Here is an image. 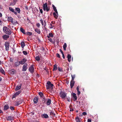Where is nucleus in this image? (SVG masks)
I'll return each instance as SVG.
<instances>
[{
	"label": "nucleus",
	"mask_w": 122,
	"mask_h": 122,
	"mask_svg": "<svg viewBox=\"0 0 122 122\" xmlns=\"http://www.w3.org/2000/svg\"><path fill=\"white\" fill-rule=\"evenodd\" d=\"M68 58V60L69 62H70L71 61V56L69 54H68L67 56Z\"/></svg>",
	"instance_id": "obj_24"
},
{
	"label": "nucleus",
	"mask_w": 122,
	"mask_h": 122,
	"mask_svg": "<svg viewBox=\"0 0 122 122\" xmlns=\"http://www.w3.org/2000/svg\"><path fill=\"white\" fill-rule=\"evenodd\" d=\"M53 15L54 17L56 19H57L58 16V12L57 11V13L55 12H53Z\"/></svg>",
	"instance_id": "obj_16"
},
{
	"label": "nucleus",
	"mask_w": 122,
	"mask_h": 122,
	"mask_svg": "<svg viewBox=\"0 0 122 122\" xmlns=\"http://www.w3.org/2000/svg\"><path fill=\"white\" fill-rule=\"evenodd\" d=\"M38 99L37 97H34L33 99L34 102L35 103H37L38 102Z\"/></svg>",
	"instance_id": "obj_25"
},
{
	"label": "nucleus",
	"mask_w": 122,
	"mask_h": 122,
	"mask_svg": "<svg viewBox=\"0 0 122 122\" xmlns=\"http://www.w3.org/2000/svg\"><path fill=\"white\" fill-rule=\"evenodd\" d=\"M56 56L58 57V58H60V55H59V54L58 53H56Z\"/></svg>",
	"instance_id": "obj_47"
},
{
	"label": "nucleus",
	"mask_w": 122,
	"mask_h": 122,
	"mask_svg": "<svg viewBox=\"0 0 122 122\" xmlns=\"http://www.w3.org/2000/svg\"><path fill=\"white\" fill-rule=\"evenodd\" d=\"M49 35L51 37H53V35L51 33H49Z\"/></svg>",
	"instance_id": "obj_40"
},
{
	"label": "nucleus",
	"mask_w": 122,
	"mask_h": 122,
	"mask_svg": "<svg viewBox=\"0 0 122 122\" xmlns=\"http://www.w3.org/2000/svg\"><path fill=\"white\" fill-rule=\"evenodd\" d=\"M57 69V65H56L55 64L54 65L53 70V71H55Z\"/></svg>",
	"instance_id": "obj_35"
},
{
	"label": "nucleus",
	"mask_w": 122,
	"mask_h": 122,
	"mask_svg": "<svg viewBox=\"0 0 122 122\" xmlns=\"http://www.w3.org/2000/svg\"><path fill=\"white\" fill-rule=\"evenodd\" d=\"M25 45V44L24 42H21V46L22 48H23Z\"/></svg>",
	"instance_id": "obj_34"
},
{
	"label": "nucleus",
	"mask_w": 122,
	"mask_h": 122,
	"mask_svg": "<svg viewBox=\"0 0 122 122\" xmlns=\"http://www.w3.org/2000/svg\"><path fill=\"white\" fill-rule=\"evenodd\" d=\"M23 54L25 55H26L27 54V52L25 51H23Z\"/></svg>",
	"instance_id": "obj_42"
},
{
	"label": "nucleus",
	"mask_w": 122,
	"mask_h": 122,
	"mask_svg": "<svg viewBox=\"0 0 122 122\" xmlns=\"http://www.w3.org/2000/svg\"><path fill=\"white\" fill-rule=\"evenodd\" d=\"M35 59L36 61H39L40 60V57L38 56L36 57Z\"/></svg>",
	"instance_id": "obj_36"
},
{
	"label": "nucleus",
	"mask_w": 122,
	"mask_h": 122,
	"mask_svg": "<svg viewBox=\"0 0 122 122\" xmlns=\"http://www.w3.org/2000/svg\"><path fill=\"white\" fill-rule=\"evenodd\" d=\"M17 96L16 95L15 93L14 95H13V96L12 97V99H13L14 98L16 97Z\"/></svg>",
	"instance_id": "obj_43"
},
{
	"label": "nucleus",
	"mask_w": 122,
	"mask_h": 122,
	"mask_svg": "<svg viewBox=\"0 0 122 122\" xmlns=\"http://www.w3.org/2000/svg\"><path fill=\"white\" fill-rule=\"evenodd\" d=\"M47 85H46L47 89H51L52 90L53 89V87L54 86V85L53 84L51 83L50 81H48L47 83Z\"/></svg>",
	"instance_id": "obj_2"
},
{
	"label": "nucleus",
	"mask_w": 122,
	"mask_h": 122,
	"mask_svg": "<svg viewBox=\"0 0 122 122\" xmlns=\"http://www.w3.org/2000/svg\"><path fill=\"white\" fill-rule=\"evenodd\" d=\"M60 97L63 99H65L66 97V93L63 92L61 91L60 93Z\"/></svg>",
	"instance_id": "obj_5"
},
{
	"label": "nucleus",
	"mask_w": 122,
	"mask_h": 122,
	"mask_svg": "<svg viewBox=\"0 0 122 122\" xmlns=\"http://www.w3.org/2000/svg\"><path fill=\"white\" fill-rule=\"evenodd\" d=\"M2 16V14L0 12V17H1Z\"/></svg>",
	"instance_id": "obj_62"
},
{
	"label": "nucleus",
	"mask_w": 122,
	"mask_h": 122,
	"mask_svg": "<svg viewBox=\"0 0 122 122\" xmlns=\"http://www.w3.org/2000/svg\"><path fill=\"white\" fill-rule=\"evenodd\" d=\"M10 108L12 110H14V107H10Z\"/></svg>",
	"instance_id": "obj_48"
},
{
	"label": "nucleus",
	"mask_w": 122,
	"mask_h": 122,
	"mask_svg": "<svg viewBox=\"0 0 122 122\" xmlns=\"http://www.w3.org/2000/svg\"><path fill=\"white\" fill-rule=\"evenodd\" d=\"M22 85V84H20V85H17L15 89V91H17L19 90L21 88Z\"/></svg>",
	"instance_id": "obj_11"
},
{
	"label": "nucleus",
	"mask_w": 122,
	"mask_h": 122,
	"mask_svg": "<svg viewBox=\"0 0 122 122\" xmlns=\"http://www.w3.org/2000/svg\"><path fill=\"white\" fill-rule=\"evenodd\" d=\"M40 21L41 22V24L42 26H43L44 25L43 21L42 19H41L40 20Z\"/></svg>",
	"instance_id": "obj_44"
},
{
	"label": "nucleus",
	"mask_w": 122,
	"mask_h": 122,
	"mask_svg": "<svg viewBox=\"0 0 122 122\" xmlns=\"http://www.w3.org/2000/svg\"><path fill=\"white\" fill-rule=\"evenodd\" d=\"M74 110L73 109V108H70V111H73Z\"/></svg>",
	"instance_id": "obj_59"
},
{
	"label": "nucleus",
	"mask_w": 122,
	"mask_h": 122,
	"mask_svg": "<svg viewBox=\"0 0 122 122\" xmlns=\"http://www.w3.org/2000/svg\"><path fill=\"white\" fill-rule=\"evenodd\" d=\"M23 101V100L22 99H18L15 102V105L18 106L22 103Z\"/></svg>",
	"instance_id": "obj_4"
},
{
	"label": "nucleus",
	"mask_w": 122,
	"mask_h": 122,
	"mask_svg": "<svg viewBox=\"0 0 122 122\" xmlns=\"http://www.w3.org/2000/svg\"><path fill=\"white\" fill-rule=\"evenodd\" d=\"M50 114L51 115H53L54 116L55 115V114L54 113L53 111H51L50 112Z\"/></svg>",
	"instance_id": "obj_37"
},
{
	"label": "nucleus",
	"mask_w": 122,
	"mask_h": 122,
	"mask_svg": "<svg viewBox=\"0 0 122 122\" xmlns=\"http://www.w3.org/2000/svg\"><path fill=\"white\" fill-rule=\"evenodd\" d=\"M50 25H51V27L50 28H53L54 26L52 25L51 24V23L50 24Z\"/></svg>",
	"instance_id": "obj_53"
},
{
	"label": "nucleus",
	"mask_w": 122,
	"mask_h": 122,
	"mask_svg": "<svg viewBox=\"0 0 122 122\" xmlns=\"http://www.w3.org/2000/svg\"><path fill=\"white\" fill-rule=\"evenodd\" d=\"M60 52L62 53V54L63 53V51H62V50L61 49H60Z\"/></svg>",
	"instance_id": "obj_58"
},
{
	"label": "nucleus",
	"mask_w": 122,
	"mask_h": 122,
	"mask_svg": "<svg viewBox=\"0 0 122 122\" xmlns=\"http://www.w3.org/2000/svg\"><path fill=\"white\" fill-rule=\"evenodd\" d=\"M2 24V22L0 20V25H1Z\"/></svg>",
	"instance_id": "obj_63"
},
{
	"label": "nucleus",
	"mask_w": 122,
	"mask_h": 122,
	"mask_svg": "<svg viewBox=\"0 0 122 122\" xmlns=\"http://www.w3.org/2000/svg\"><path fill=\"white\" fill-rule=\"evenodd\" d=\"M36 26L38 27L39 28L40 26V24L39 23H37L36 24Z\"/></svg>",
	"instance_id": "obj_50"
},
{
	"label": "nucleus",
	"mask_w": 122,
	"mask_h": 122,
	"mask_svg": "<svg viewBox=\"0 0 122 122\" xmlns=\"http://www.w3.org/2000/svg\"><path fill=\"white\" fill-rule=\"evenodd\" d=\"M10 72L11 74L13 75L15 74L16 71L14 69H12L10 71Z\"/></svg>",
	"instance_id": "obj_23"
},
{
	"label": "nucleus",
	"mask_w": 122,
	"mask_h": 122,
	"mask_svg": "<svg viewBox=\"0 0 122 122\" xmlns=\"http://www.w3.org/2000/svg\"><path fill=\"white\" fill-rule=\"evenodd\" d=\"M15 10L17 12V13L19 14L20 13V9L18 8H15Z\"/></svg>",
	"instance_id": "obj_27"
},
{
	"label": "nucleus",
	"mask_w": 122,
	"mask_h": 122,
	"mask_svg": "<svg viewBox=\"0 0 122 122\" xmlns=\"http://www.w3.org/2000/svg\"><path fill=\"white\" fill-rule=\"evenodd\" d=\"M5 50L8 51L9 48V43L7 42H6L5 43Z\"/></svg>",
	"instance_id": "obj_6"
},
{
	"label": "nucleus",
	"mask_w": 122,
	"mask_h": 122,
	"mask_svg": "<svg viewBox=\"0 0 122 122\" xmlns=\"http://www.w3.org/2000/svg\"><path fill=\"white\" fill-rule=\"evenodd\" d=\"M2 37L4 40H6L9 37V36L8 35L5 34Z\"/></svg>",
	"instance_id": "obj_15"
},
{
	"label": "nucleus",
	"mask_w": 122,
	"mask_h": 122,
	"mask_svg": "<svg viewBox=\"0 0 122 122\" xmlns=\"http://www.w3.org/2000/svg\"><path fill=\"white\" fill-rule=\"evenodd\" d=\"M62 54V57H63V58L64 59L65 58V56H64V53Z\"/></svg>",
	"instance_id": "obj_60"
},
{
	"label": "nucleus",
	"mask_w": 122,
	"mask_h": 122,
	"mask_svg": "<svg viewBox=\"0 0 122 122\" xmlns=\"http://www.w3.org/2000/svg\"><path fill=\"white\" fill-rule=\"evenodd\" d=\"M25 9H26V10H28V7L27 6H25Z\"/></svg>",
	"instance_id": "obj_64"
},
{
	"label": "nucleus",
	"mask_w": 122,
	"mask_h": 122,
	"mask_svg": "<svg viewBox=\"0 0 122 122\" xmlns=\"http://www.w3.org/2000/svg\"><path fill=\"white\" fill-rule=\"evenodd\" d=\"M92 120L91 119H88L87 120L88 122H91Z\"/></svg>",
	"instance_id": "obj_56"
},
{
	"label": "nucleus",
	"mask_w": 122,
	"mask_h": 122,
	"mask_svg": "<svg viewBox=\"0 0 122 122\" xmlns=\"http://www.w3.org/2000/svg\"><path fill=\"white\" fill-rule=\"evenodd\" d=\"M9 10L11 12L14 13L15 14V15H17V12L15 11L14 10L12 7H9Z\"/></svg>",
	"instance_id": "obj_13"
},
{
	"label": "nucleus",
	"mask_w": 122,
	"mask_h": 122,
	"mask_svg": "<svg viewBox=\"0 0 122 122\" xmlns=\"http://www.w3.org/2000/svg\"><path fill=\"white\" fill-rule=\"evenodd\" d=\"M75 120L76 122H80V119L78 117H76Z\"/></svg>",
	"instance_id": "obj_31"
},
{
	"label": "nucleus",
	"mask_w": 122,
	"mask_h": 122,
	"mask_svg": "<svg viewBox=\"0 0 122 122\" xmlns=\"http://www.w3.org/2000/svg\"><path fill=\"white\" fill-rule=\"evenodd\" d=\"M77 95H79L81 93V92L79 91H77Z\"/></svg>",
	"instance_id": "obj_52"
},
{
	"label": "nucleus",
	"mask_w": 122,
	"mask_h": 122,
	"mask_svg": "<svg viewBox=\"0 0 122 122\" xmlns=\"http://www.w3.org/2000/svg\"><path fill=\"white\" fill-rule=\"evenodd\" d=\"M0 72L5 75V72L2 67H0Z\"/></svg>",
	"instance_id": "obj_26"
},
{
	"label": "nucleus",
	"mask_w": 122,
	"mask_h": 122,
	"mask_svg": "<svg viewBox=\"0 0 122 122\" xmlns=\"http://www.w3.org/2000/svg\"><path fill=\"white\" fill-rule=\"evenodd\" d=\"M3 30L4 32L6 34L10 35L11 34V31L10 29L6 26H4L3 28Z\"/></svg>",
	"instance_id": "obj_1"
},
{
	"label": "nucleus",
	"mask_w": 122,
	"mask_h": 122,
	"mask_svg": "<svg viewBox=\"0 0 122 122\" xmlns=\"http://www.w3.org/2000/svg\"><path fill=\"white\" fill-rule=\"evenodd\" d=\"M27 66L28 64L26 63L24 64L22 67V71H26L27 68Z\"/></svg>",
	"instance_id": "obj_8"
},
{
	"label": "nucleus",
	"mask_w": 122,
	"mask_h": 122,
	"mask_svg": "<svg viewBox=\"0 0 122 122\" xmlns=\"http://www.w3.org/2000/svg\"><path fill=\"white\" fill-rule=\"evenodd\" d=\"M51 100L50 99H48L46 102V104H47V105H50L51 104Z\"/></svg>",
	"instance_id": "obj_28"
},
{
	"label": "nucleus",
	"mask_w": 122,
	"mask_h": 122,
	"mask_svg": "<svg viewBox=\"0 0 122 122\" xmlns=\"http://www.w3.org/2000/svg\"><path fill=\"white\" fill-rule=\"evenodd\" d=\"M82 115H87V113H86L85 112H83L82 113Z\"/></svg>",
	"instance_id": "obj_51"
},
{
	"label": "nucleus",
	"mask_w": 122,
	"mask_h": 122,
	"mask_svg": "<svg viewBox=\"0 0 122 122\" xmlns=\"http://www.w3.org/2000/svg\"><path fill=\"white\" fill-rule=\"evenodd\" d=\"M67 47L66 44V43H65L63 46V49L64 51H66V48Z\"/></svg>",
	"instance_id": "obj_30"
},
{
	"label": "nucleus",
	"mask_w": 122,
	"mask_h": 122,
	"mask_svg": "<svg viewBox=\"0 0 122 122\" xmlns=\"http://www.w3.org/2000/svg\"><path fill=\"white\" fill-rule=\"evenodd\" d=\"M72 97L74 98L73 100L74 101H75L77 100V97L76 94L74 93H73L71 94Z\"/></svg>",
	"instance_id": "obj_10"
},
{
	"label": "nucleus",
	"mask_w": 122,
	"mask_h": 122,
	"mask_svg": "<svg viewBox=\"0 0 122 122\" xmlns=\"http://www.w3.org/2000/svg\"><path fill=\"white\" fill-rule=\"evenodd\" d=\"M44 27L45 29H46V20H45L44 21Z\"/></svg>",
	"instance_id": "obj_41"
},
{
	"label": "nucleus",
	"mask_w": 122,
	"mask_h": 122,
	"mask_svg": "<svg viewBox=\"0 0 122 122\" xmlns=\"http://www.w3.org/2000/svg\"><path fill=\"white\" fill-rule=\"evenodd\" d=\"M26 35L27 36H30L32 34V33L31 32L28 31L26 33Z\"/></svg>",
	"instance_id": "obj_32"
},
{
	"label": "nucleus",
	"mask_w": 122,
	"mask_h": 122,
	"mask_svg": "<svg viewBox=\"0 0 122 122\" xmlns=\"http://www.w3.org/2000/svg\"><path fill=\"white\" fill-rule=\"evenodd\" d=\"M17 1V0H13V2L14 3V4H13V5H14L16 3V2Z\"/></svg>",
	"instance_id": "obj_46"
},
{
	"label": "nucleus",
	"mask_w": 122,
	"mask_h": 122,
	"mask_svg": "<svg viewBox=\"0 0 122 122\" xmlns=\"http://www.w3.org/2000/svg\"><path fill=\"white\" fill-rule=\"evenodd\" d=\"M40 11L41 13V14H42L43 13V11L42 10V9H41L40 10Z\"/></svg>",
	"instance_id": "obj_57"
},
{
	"label": "nucleus",
	"mask_w": 122,
	"mask_h": 122,
	"mask_svg": "<svg viewBox=\"0 0 122 122\" xmlns=\"http://www.w3.org/2000/svg\"><path fill=\"white\" fill-rule=\"evenodd\" d=\"M29 70L31 73H33L34 72V66L32 65L29 68Z\"/></svg>",
	"instance_id": "obj_12"
},
{
	"label": "nucleus",
	"mask_w": 122,
	"mask_h": 122,
	"mask_svg": "<svg viewBox=\"0 0 122 122\" xmlns=\"http://www.w3.org/2000/svg\"><path fill=\"white\" fill-rule=\"evenodd\" d=\"M52 7L53 8V9L54 10V11H55V12L57 13V10L56 8V7L53 5H52Z\"/></svg>",
	"instance_id": "obj_33"
},
{
	"label": "nucleus",
	"mask_w": 122,
	"mask_h": 122,
	"mask_svg": "<svg viewBox=\"0 0 122 122\" xmlns=\"http://www.w3.org/2000/svg\"><path fill=\"white\" fill-rule=\"evenodd\" d=\"M27 60L25 58H24L22 60L20 61H19L20 64L23 65L27 61Z\"/></svg>",
	"instance_id": "obj_9"
},
{
	"label": "nucleus",
	"mask_w": 122,
	"mask_h": 122,
	"mask_svg": "<svg viewBox=\"0 0 122 122\" xmlns=\"http://www.w3.org/2000/svg\"><path fill=\"white\" fill-rule=\"evenodd\" d=\"M39 95H40L41 97H42L43 99H45V97L44 96L43 94L41 92H40L39 93Z\"/></svg>",
	"instance_id": "obj_20"
},
{
	"label": "nucleus",
	"mask_w": 122,
	"mask_h": 122,
	"mask_svg": "<svg viewBox=\"0 0 122 122\" xmlns=\"http://www.w3.org/2000/svg\"><path fill=\"white\" fill-rule=\"evenodd\" d=\"M13 19L11 17H7V20L8 21L11 22L12 24H13V25L15 24V22H13Z\"/></svg>",
	"instance_id": "obj_7"
},
{
	"label": "nucleus",
	"mask_w": 122,
	"mask_h": 122,
	"mask_svg": "<svg viewBox=\"0 0 122 122\" xmlns=\"http://www.w3.org/2000/svg\"><path fill=\"white\" fill-rule=\"evenodd\" d=\"M58 69L60 71H62V69L59 67H58Z\"/></svg>",
	"instance_id": "obj_45"
},
{
	"label": "nucleus",
	"mask_w": 122,
	"mask_h": 122,
	"mask_svg": "<svg viewBox=\"0 0 122 122\" xmlns=\"http://www.w3.org/2000/svg\"><path fill=\"white\" fill-rule=\"evenodd\" d=\"M6 118L7 120L8 121L12 120H13V117H12L11 116L7 117Z\"/></svg>",
	"instance_id": "obj_17"
},
{
	"label": "nucleus",
	"mask_w": 122,
	"mask_h": 122,
	"mask_svg": "<svg viewBox=\"0 0 122 122\" xmlns=\"http://www.w3.org/2000/svg\"><path fill=\"white\" fill-rule=\"evenodd\" d=\"M67 100L69 102L70 101V99L69 97H67L66 98Z\"/></svg>",
	"instance_id": "obj_49"
},
{
	"label": "nucleus",
	"mask_w": 122,
	"mask_h": 122,
	"mask_svg": "<svg viewBox=\"0 0 122 122\" xmlns=\"http://www.w3.org/2000/svg\"><path fill=\"white\" fill-rule=\"evenodd\" d=\"M21 93V91H18L16 92L15 93L16 95L17 96L19 95Z\"/></svg>",
	"instance_id": "obj_38"
},
{
	"label": "nucleus",
	"mask_w": 122,
	"mask_h": 122,
	"mask_svg": "<svg viewBox=\"0 0 122 122\" xmlns=\"http://www.w3.org/2000/svg\"><path fill=\"white\" fill-rule=\"evenodd\" d=\"M20 31L23 34H25L26 33H25V30H24V29H23V28L22 27H21L20 28Z\"/></svg>",
	"instance_id": "obj_29"
},
{
	"label": "nucleus",
	"mask_w": 122,
	"mask_h": 122,
	"mask_svg": "<svg viewBox=\"0 0 122 122\" xmlns=\"http://www.w3.org/2000/svg\"><path fill=\"white\" fill-rule=\"evenodd\" d=\"M43 10L45 11L46 10L47 11H49L50 9V8L49 6H48L47 3H46L44 4L43 6Z\"/></svg>",
	"instance_id": "obj_3"
},
{
	"label": "nucleus",
	"mask_w": 122,
	"mask_h": 122,
	"mask_svg": "<svg viewBox=\"0 0 122 122\" xmlns=\"http://www.w3.org/2000/svg\"><path fill=\"white\" fill-rule=\"evenodd\" d=\"M20 62L19 61H17L15 62L14 63V65L16 67H19V66L20 65Z\"/></svg>",
	"instance_id": "obj_19"
},
{
	"label": "nucleus",
	"mask_w": 122,
	"mask_h": 122,
	"mask_svg": "<svg viewBox=\"0 0 122 122\" xmlns=\"http://www.w3.org/2000/svg\"><path fill=\"white\" fill-rule=\"evenodd\" d=\"M79 88H80V87L79 86H78L77 87V88H76V90L77 91H79Z\"/></svg>",
	"instance_id": "obj_55"
},
{
	"label": "nucleus",
	"mask_w": 122,
	"mask_h": 122,
	"mask_svg": "<svg viewBox=\"0 0 122 122\" xmlns=\"http://www.w3.org/2000/svg\"><path fill=\"white\" fill-rule=\"evenodd\" d=\"M9 108V107L8 104L5 105L4 107V110H7Z\"/></svg>",
	"instance_id": "obj_21"
},
{
	"label": "nucleus",
	"mask_w": 122,
	"mask_h": 122,
	"mask_svg": "<svg viewBox=\"0 0 122 122\" xmlns=\"http://www.w3.org/2000/svg\"><path fill=\"white\" fill-rule=\"evenodd\" d=\"M0 113H3V112L2 111V110H1V109H0Z\"/></svg>",
	"instance_id": "obj_61"
},
{
	"label": "nucleus",
	"mask_w": 122,
	"mask_h": 122,
	"mask_svg": "<svg viewBox=\"0 0 122 122\" xmlns=\"http://www.w3.org/2000/svg\"><path fill=\"white\" fill-rule=\"evenodd\" d=\"M75 81L74 80H71L70 82V86L71 88L73 87L75 84Z\"/></svg>",
	"instance_id": "obj_18"
},
{
	"label": "nucleus",
	"mask_w": 122,
	"mask_h": 122,
	"mask_svg": "<svg viewBox=\"0 0 122 122\" xmlns=\"http://www.w3.org/2000/svg\"><path fill=\"white\" fill-rule=\"evenodd\" d=\"M41 117L43 118H47L49 117L48 115L46 114H44L41 115Z\"/></svg>",
	"instance_id": "obj_14"
},
{
	"label": "nucleus",
	"mask_w": 122,
	"mask_h": 122,
	"mask_svg": "<svg viewBox=\"0 0 122 122\" xmlns=\"http://www.w3.org/2000/svg\"><path fill=\"white\" fill-rule=\"evenodd\" d=\"M48 40L51 42H52V39L51 38H48Z\"/></svg>",
	"instance_id": "obj_54"
},
{
	"label": "nucleus",
	"mask_w": 122,
	"mask_h": 122,
	"mask_svg": "<svg viewBox=\"0 0 122 122\" xmlns=\"http://www.w3.org/2000/svg\"><path fill=\"white\" fill-rule=\"evenodd\" d=\"M71 77H72V80H74L75 78V75H71Z\"/></svg>",
	"instance_id": "obj_39"
},
{
	"label": "nucleus",
	"mask_w": 122,
	"mask_h": 122,
	"mask_svg": "<svg viewBox=\"0 0 122 122\" xmlns=\"http://www.w3.org/2000/svg\"><path fill=\"white\" fill-rule=\"evenodd\" d=\"M35 31L36 32L39 34H40L41 33L40 30L39 29L36 28L35 29Z\"/></svg>",
	"instance_id": "obj_22"
}]
</instances>
